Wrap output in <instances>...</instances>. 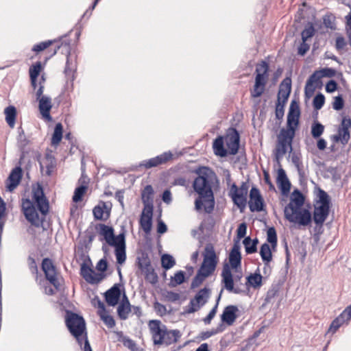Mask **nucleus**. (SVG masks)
I'll return each instance as SVG.
<instances>
[{"label": "nucleus", "mask_w": 351, "mask_h": 351, "mask_svg": "<svg viewBox=\"0 0 351 351\" xmlns=\"http://www.w3.org/2000/svg\"><path fill=\"white\" fill-rule=\"evenodd\" d=\"M198 174L193 184L195 191L199 195L195 202V210L199 211L204 207L206 213H210L215 206L211 183L215 175L210 168L205 167L199 169Z\"/></svg>", "instance_id": "1"}, {"label": "nucleus", "mask_w": 351, "mask_h": 351, "mask_svg": "<svg viewBox=\"0 0 351 351\" xmlns=\"http://www.w3.org/2000/svg\"><path fill=\"white\" fill-rule=\"evenodd\" d=\"M33 199L40 215L37 213L33 202L29 199H22V210L25 219L34 226L42 227L45 216L49 212V201L46 198L40 185L33 189Z\"/></svg>", "instance_id": "2"}, {"label": "nucleus", "mask_w": 351, "mask_h": 351, "mask_svg": "<svg viewBox=\"0 0 351 351\" xmlns=\"http://www.w3.org/2000/svg\"><path fill=\"white\" fill-rule=\"evenodd\" d=\"M304 203L302 193L296 189L292 192L290 202L284 208L285 219L297 228L308 226L312 221V215L304 207Z\"/></svg>", "instance_id": "3"}, {"label": "nucleus", "mask_w": 351, "mask_h": 351, "mask_svg": "<svg viewBox=\"0 0 351 351\" xmlns=\"http://www.w3.org/2000/svg\"><path fill=\"white\" fill-rule=\"evenodd\" d=\"M318 199L314 204V210L312 219L317 226L322 228L323 223L329 215L330 199L328 193L319 189L317 193Z\"/></svg>", "instance_id": "4"}, {"label": "nucleus", "mask_w": 351, "mask_h": 351, "mask_svg": "<svg viewBox=\"0 0 351 351\" xmlns=\"http://www.w3.org/2000/svg\"><path fill=\"white\" fill-rule=\"evenodd\" d=\"M66 325L71 334L82 347L81 339L86 336V324L84 318L77 314L68 311L65 319Z\"/></svg>", "instance_id": "5"}, {"label": "nucleus", "mask_w": 351, "mask_h": 351, "mask_svg": "<svg viewBox=\"0 0 351 351\" xmlns=\"http://www.w3.org/2000/svg\"><path fill=\"white\" fill-rule=\"evenodd\" d=\"M256 77L253 89L251 90V97H259L265 90L268 77L269 65L267 62L261 61L256 67Z\"/></svg>", "instance_id": "6"}, {"label": "nucleus", "mask_w": 351, "mask_h": 351, "mask_svg": "<svg viewBox=\"0 0 351 351\" xmlns=\"http://www.w3.org/2000/svg\"><path fill=\"white\" fill-rule=\"evenodd\" d=\"M44 86L40 82V86L36 91V99L38 101V108L42 117L51 121L52 117L50 115V110L52 108L51 99L49 96L43 95Z\"/></svg>", "instance_id": "7"}, {"label": "nucleus", "mask_w": 351, "mask_h": 351, "mask_svg": "<svg viewBox=\"0 0 351 351\" xmlns=\"http://www.w3.org/2000/svg\"><path fill=\"white\" fill-rule=\"evenodd\" d=\"M210 295V289L204 287L200 289L189 302V305L184 310L185 313H193L201 308L208 301Z\"/></svg>", "instance_id": "8"}, {"label": "nucleus", "mask_w": 351, "mask_h": 351, "mask_svg": "<svg viewBox=\"0 0 351 351\" xmlns=\"http://www.w3.org/2000/svg\"><path fill=\"white\" fill-rule=\"evenodd\" d=\"M299 106L295 101H292L287 115V127L288 129L282 128L280 131L284 133L290 134L295 136V130L299 123L300 117Z\"/></svg>", "instance_id": "9"}, {"label": "nucleus", "mask_w": 351, "mask_h": 351, "mask_svg": "<svg viewBox=\"0 0 351 351\" xmlns=\"http://www.w3.org/2000/svg\"><path fill=\"white\" fill-rule=\"evenodd\" d=\"M294 135L284 133L280 131L275 152V156L277 160L283 158L288 149H290V153L292 152V141Z\"/></svg>", "instance_id": "10"}, {"label": "nucleus", "mask_w": 351, "mask_h": 351, "mask_svg": "<svg viewBox=\"0 0 351 351\" xmlns=\"http://www.w3.org/2000/svg\"><path fill=\"white\" fill-rule=\"evenodd\" d=\"M329 69H324L319 71H315L307 80L304 87V94L306 97L310 98L314 94L317 88L321 84V78L327 75L326 71Z\"/></svg>", "instance_id": "11"}, {"label": "nucleus", "mask_w": 351, "mask_h": 351, "mask_svg": "<svg viewBox=\"0 0 351 351\" xmlns=\"http://www.w3.org/2000/svg\"><path fill=\"white\" fill-rule=\"evenodd\" d=\"M206 250V254L204 256L202 264L199 270L205 274V276H209L213 273L216 267V254L212 247L209 248L207 246Z\"/></svg>", "instance_id": "12"}, {"label": "nucleus", "mask_w": 351, "mask_h": 351, "mask_svg": "<svg viewBox=\"0 0 351 351\" xmlns=\"http://www.w3.org/2000/svg\"><path fill=\"white\" fill-rule=\"evenodd\" d=\"M80 275L86 282L90 285H97L105 278L104 273H96L85 262L81 264Z\"/></svg>", "instance_id": "13"}, {"label": "nucleus", "mask_w": 351, "mask_h": 351, "mask_svg": "<svg viewBox=\"0 0 351 351\" xmlns=\"http://www.w3.org/2000/svg\"><path fill=\"white\" fill-rule=\"evenodd\" d=\"M173 154L171 152H165L156 157L144 160L138 164L139 167H144L146 169L158 167L160 165L165 164L169 160L172 159Z\"/></svg>", "instance_id": "14"}, {"label": "nucleus", "mask_w": 351, "mask_h": 351, "mask_svg": "<svg viewBox=\"0 0 351 351\" xmlns=\"http://www.w3.org/2000/svg\"><path fill=\"white\" fill-rule=\"evenodd\" d=\"M149 328L152 336L154 343L155 345H160L164 341V335L166 326L161 324L159 320H151L149 323Z\"/></svg>", "instance_id": "15"}, {"label": "nucleus", "mask_w": 351, "mask_h": 351, "mask_svg": "<svg viewBox=\"0 0 351 351\" xmlns=\"http://www.w3.org/2000/svg\"><path fill=\"white\" fill-rule=\"evenodd\" d=\"M350 128L351 119L348 117H344L338 128V134L335 136V141H340L343 145L347 144L350 138Z\"/></svg>", "instance_id": "16"}, {"label": "nucleus", "mask_w": 351, "mask_h": 351, "mask_svg": "<svg viewBox=\"0 0 351 351\" xmlns=\"http://www.w3.org/2000/svg\"><path fill=\"white\" fill-rule=\"evenodd\" d=\"M42 268L46 278L58 289L60 283L56 278V271L51 260L47 258H44L42 263Z\"/></svg>", "instance_id": "17"}, {"label": "nucleus", "mask_w": 351, "mask_h": 351, "mask_svg": "<svg viewBox=\"0 0 351 351\" xmlns=\"http://www.w3.org/2000/svg\"><path fill=\"white\" fill-rule=\"evenodd\" d=\"M351 319V304L347 306L331 323L328 332L335 333L343 324H348Z\"/></svg>", "instance_id": "18"}, {"label": "nucleus", "mask_w": 351, "mask_h": 351, "mask_svg": "<svg viewBox=\"0 0 351 351\" xmlns=\"http://www.w3.org/2000/svg\"><path fill=\"white\" fill-rule=\"evenodd\" d=\"M112 246L115 247V256L119 265H123L126 260L125 236L123 232L117 235V242Z\"/></svg>", "instance_id": "19"}, {"label": "nucleus", "mask_w": 351, "mask_h": 351, "mask_svg": "<svg viewBox=\"0 0 351 351\" xmlns=\"http://www.w3.org/2000/svg\"><path fill=\"white\" fill-rule=\"evenodd\" d=\"M248 204L252 212H260L263 210V199L259 190L256 187H252L250 190Z\"/></svg>", "instance_id": "20"}, {"label": "nucleus", "mask_w": 351, "mask_h": 351, "mask_svg": "<svg viewBox=\"0 0 351 351\" xmlns=\"http://www.w3.org/2000/svg\"><path fill=\"white\" fill-rule=\"evenodd\" d=\"M224 139L228 154L235 155L238 152L239 147V134L237 130L233 129L232 133L228 134Z\"/></svg>", "instance_id": "21"}, {"label": "nucleus", "mask_w": 351, "mask_h": 351, "mask_svg": "<svg viewBox=\"0 0 351 351\" xmlns=\"http://www.w3.org/2000/svg\"><path fill=\"white\" fill-rule=\"evenodd\" d=\"M97 230L99 234L104 237V239L109 245L112 246V245H115L117 242V236H114L112 227L104 223H99L97 226Z\"/></svg>", "instance_id": "22"}, {"label": "nucleus", "mask_w": 351, "mask_h": 351, "mask_svg": "<svg viewBox=\"0 0 351 351\" xmlns=\"http://www.w3.org/2000/svg\"><path fill=\"white\" fill-rule=\"evenodd\" d=\"M222 282L224 284V288L229 292H233L234 293H239L240 290L239 289L234 288V280L232 274L230 270V267L228 264H226L222 269L221 272Z\"/></svg>", "instance_id": "23"}, {"label": "nucleus", "mask_w": 351, "mask_h": 351, "mask_svg": "<svg viewBox=\"0 0 351 351\" xmlns=\"http://www.w3.org/2000/svg\"><path fill=\"white\" fill-rule=\"evenodd\" d=\"M230 196L234 204H236L241 209L244 208L247 204V194L239 190V188L235 183L231 186L230 192Z\"/></svg>", "instance_id": "24"}, {"label": "nucleus", "mask_w": 351, "mask_h": 351, "mask_svg": "<svg viewBox=\"0 0 351 351\" xmlns=\"http://www.w3.org/2000/svg\"><path fill=\"white\" fill-rule=\"evenodd\" d=\"M22 178V169L20 167L14 168L6 181V189L8 191H13L19 184Z\"/></svg>", "instance_id": "25"}, {"label": "nucleus", "mask_w": 351, "mask_h": 351, "mask_svg": "<svg viewBox=\"0 0 351 351\" xmlns=\"http://www.w3.org/2000/svg\"><path fill=\"white\" fill-rule=\"evenodd\" d=\"M153 210L152 208H143L140 217V226L145 234L150 233L152 226Z\"/></svg>", "instance_id": "26"}, {"label": "nucleus", "mask_w": 351, "mask_h": 351, "mask_svg": "<svg viewBox=\"0 0 351 351\" xmlns=\"http://www.w3.org/2000/svg\"><path fill=\"white\" fill-rule=\"evenodd\" d=\"M229 263L232 269L237 271L238 269H241V255L240 252V245L237 241L233 245V247L229 254Z\"/></svg>", "instance_id": "27"}, {"label": "nucleus", "mask_w": 351, "mask_h": 351, "mask_svg": "<svg viewBox=\"0 0 351 351\" xmlns=\"http://www.w3.org/2000/svg\"><path fill=\"white\" fill-rule=\"evenodd\" d=\"M291 89V80L289 77H286L282 80L279 86L278 95V101L285 104L290 95Z\"/></svg>", "instance_id": "28"}, {"label": "nucleus", "mask_w": 351, "mask_h": 351, "mask_svg": "<svg viewBox=\"0 0 351 351\" xmlns=\"http://www.w3.org/2000/svg\"><path fill=\"white\" fill-rule=\"evenodd\" d=\"M110 205L104 202H99L93 209V214L95 219H106L110 215Z\"/></svg>", "instance_id": "29"}, {"label": "nucleus", "mask_w": 351, "mask_h": 351, "mask_svg": "<svg viewBox=\"0 0 351 351\" xmlns=\"http://www.w3.org/2000/svg\"><path fill=\"white\" fill-rule=\"evenodd\" d=\"M238 308L234 305H229L225 307L223 313L221 315V321L228 326H231L237 319V312Z\"/></svg>", "instance_id": "30"}, {"label": "nucleus", "mask_w": 351, "mask_h": 351, "mask_svg": "<svg viewBox=\"0 0 351 351\" xmlns=\"http://www.w3.org/2000/svg\"><path fill=\"white\" fill-rule=\"evenodd\" d=\"M121 295V291L117 285H114L105 293L106 301L108 305L114 306L117 304Z\"/></svg>", "instance_id": "31"}, {"label": "nucleus", "mask_w": 351, "mask_h": 351, "mask_svg": "<svg viewBox=\"0 0 351 351\" xmlns=\"http://www.w3.org/2000/svg\"><path fill=\"white\" fill-rule=\"evenodd\" d=\"M154 189L151 185H147L141 192V199L144 204L143 208L154 209L153 205Z\"/></svg>", "instance_id": "32"}, {"label": "nucleus", "mask_w": 351, "mask_h": 351, "mask_svg": "<svg viewBox=\"0 0 351 351\" xmlns=\"http://www.w3.org/2000/svg\"><path fill=\"white\" fill-rule=\"evenodd\" d=\"M42 69L40 62H36L29 68V76L31 80L32 86L34 89H36L38 84V77Z\"/></svg>", "instance_id": "33"}, {"label": "nucleus", "mask_w": 351, "mask_h": 351, "mask_svg": "<svg viewBox=\"0 0 351 351\" xmlns=\"http://www.w3.org/2000/svg\"><path fill=\"white\" fill-rule=\"evenodd\" d=\"M213 151L215 155L224 157L228 154L226 149L224 148V141L223 136H218L213 142Z\"/></svg>", "instance_id": "34"}, {"label": "nucleus", "mask_w": 351, "mask_h": 351, "mask_svg": "<svg viewBox=\"0 0 351 351\" xmlns=\"http://www.w3.org/2000/svg\"><path fill=\"white\" fill-rule=\"evenodd\" d=\"M85 179L86 178L82 176L79 180V182H82V184L84 183L85 184H82L81 186L77 187L75 189L74 195L73 196V201L74 202L77 203L81 201L82 199V197L84 196L88 189L87 183H86Z\"/></svg>", "instance_id": "35"}, {"label": "nucleus", "mask_w": 351, "mask_h": 351, "mask_svg": "<svg viewBox=\"0 0 351 351\" xmlns=\"http://www.w3.org/2000/svg\"><path fill=\"white\" fill-rule=\"evenodd\" d=\"M124 297L125 302L123 300L117 308L118 315L119 318L123 320H125L128 317L129 313L131 311L128 300L125 295Z\"/></svg>", "instance_id": "36"}, {"label": "nucleus", "mask_w": 351, "mask_h": 351, "mask_svg": "<svg viewBox=\"0 0 351 351\" xmlns=\"http://www.w3.org/2000/svg\"><path fill=\"white\" fill-rule=\"evenodd\" d=\"M181 337V333L178 330H165L164 335L163 343L171 345L178 341Z\"/></svg>", "instance_id": "37"}, {"label": "nucleus", "mask_w": 351, "mask_h": 351, "mask_svg": "<svg viewBox=\"0 0 351 351\" xmlns=\"http://www.w3.org/2000/svg\"><path fill=\"white\" fill-rule=\"evenodd\" d=\"M118 340L121 341L123 346L132 351H137V346L134 340L127 336H124L122 332H116Z\"/></svg>", "instance_id": "38"}, {"label": "nucleus", "mask_w": 351, "mask_h": 351, "mask_svg": "<svg viewBox=\"0 0 351 351\" xmlns=\"http://www.w3.org/2000/svg\"><path fill=\"white\" fill-rule=\"evenodd\" d=\"M5 120L10 127L14 128L16 121V110L13 106H9L5 109Z\"/></svg>", "instance_id": "39"}, {"label": "nucleus", "mask_w": 351, "mask_h": 351, "mask_svg": "<svg viewBox=\"0 0 351 351\" xmlns=\"http://www.w3.org/2000/svg\"><path fill=\"white\" fill-rule=\"evenodd\" d=\"M260 254L265 265H267L272 258L271 251L269 244L265 243L261 245Z\"/></svg>", "instance_id": "40"}, {"label": "nucleus", "mask_w": 351, "mask_h": 351, "mask_svg": "<svg viewBox=\"0 0 351 351\" xmlns=\"http://www.w3.org/2000/svg\"><path fill=\"white\" fill-rule=\"evenodd\" d=\"M243 243L245 246V252L247 254H253L256 252V245L258 243L257 239L252 241L250 237H247L243 239Z\"/></svg>", "instance_id": "41"}, {"label": "nucleus", "mask_w": 351, "mask_h": 351, "mask_svg": "<svg viewBox=\"0 0 351 351\" xmlns=\"http://www.w3.org/2000/svg\"><path fill=\"white\" fill-rule=\"evenodd\" d=\"M62 125L60 123L56 125L51 138V145H58L62 138Z\"/></svg>", "instance_id": "42"}, {"label": "nucleus", "mask_w": 351, "mask_h": 351, "mask_svg": "<svg viewBox=\"0 0 351 351\" xmlns=\"http://www.w3.org/2000/svg\"><path fill=\"white\" fill-rule=\"evenodd\" d=\"M76 69V64L75 60H72L70 58V51L68 52L66 56V62L64 69V73L66 75L69 76L71 75L73 77V74Z\"/></svg>", "instance_id": "43"}, {"label": "nucleus", "mask_w": 351, "mask_h": 351, "mask_svg": "<svg viewBox=\"0 0 351 351\" xmlns=\"http://www.w3.org/2000/svg\"><path fill=\"white\" fill-rule=\"evenodd\" d=\"M162 267L167 270L173 267L176 265V261L173 257L169 254H164L161 257Z\"/></svg>", "instance_id": "44"}, {"label": "nucleus", "mask_w": 351, "mask_h": 351, "mask_svg": "<svg viewBox=\"0 0 351 351\" xmlns=\"http://www.w3.org/2000/svg\"><path fill=\"white\" fill-rule=\"evenodd\" d=\"M29 141L26 138L23 130L21 128L19 129V136L17 138V145L19 148L23 152L27 147V145L29 144Z\"/></svg>", "instance_id": "45"}, {"label": "nucleus", "mask_w": 351, "mask_h": 351, "mask_svg": "<svg viewBox=\"0 0 351 351\" xmlns=\"http://www.w3.org/2000/svg\"><path fill=\"white\" fill-rule=\"evenodd\" d=\"M138 267L143 271H148L152 268L150 260L147 255L143 254L141 257L138 258Z\"/></svg>", "instance_id": "46"}, {"label": "nucleus", "mask_w": 351, "mask_h": 351, "mask_svg": "<svg viewBox=\"0 0 351 351\" xmlns=\"http://www.w3.org/2000/svg\"><path fill=\"white\" fill-rule=\"evenodd\" d=\"M324 126L318 121H315L311 125V134L314 138H317L323 134Z\"/></svg>", "instance_id": "47"}, {"label": "nucleus", "mask_w": 351, "mask_h": 351, "mask_svg": "<svg viewBox=\"0 0 351 351\" xmlns=\"http://www.w3.org/2000/svg\"><path fill=\"white\" fill-rule=\"evenodd\" d=\"M263 277L260 274H251L247 277V282L254 288L259 287L262 285Z\"/></svg>", "instance_id": "48"}, {"label": "nucleus", "mask_w": 351, "mask_h": 351, "mask_svg": "<svg viewBox=\"0 0 351 351\" xmlns=\"http://www.w3.org/2000/svg\"><path fill=\"white\" fill-rule=\"evenodd\" d=\"M184 281V272L183 271H178L171 278L170 285L171 287H176L181 285Z\"/></svg>", "instance_id": "49"}, {"label": "nucleus", "mask_w": 351, "mask_h": 351, "mask_svg": "<svg viewBox=\"0 0 351 351\" xmlns=\"http://www.w3.org/2000/svg\"><path fill=\"white\" fill-rule=\"evenodd\" d=\"M315 34V28L312 23H308L301 33L302 40L307 41L308 38H311Z\"/></svg>", "instance_id": "50"}, {"label": "nucleus", "mask_w": 351, "mask_h": 351, "mask_svg": "<svg viewBox=\"0 0 351 351\" xmlns=\"http://www.w3.org/2000/svg\"><path fill=\"white\" fill-rule=\"evenodd\" d=\"M208 277V276H205V274H203L199 270H198L197 274L193 279L191 282V287L192 289L198 287L206 279V278Z\"/></svg>", "instance_id": "51"}, {"label": "nucleus", "mask_w": 351, "mask_h": 351, "mask_svg": "<svg viewBox=\"0 0 351 351\" xmlns=\"http://www.w3.org/2000/svg\"><path fill=\"white\" fill-rule=\"evenodd\" d=\"M222 291H223V290L221 291V292L217 298V303L215 305V306L211 309V311L209 312L208 315L204 319V322L205 324H209L210 323L211 320L213 319V318L215 316L217 310L218 303L221 298Z\"/></svg>", "instance_id": "52"}, {"label": "nucleus", "mask_w": 351, "mask_h": 351, "mask_svg": "<svg viewBox=\"0 0 351 351\" xmlns=\"http://www.w3.org/2000/svg\"><path fill=\"white\" fill-rule=\"evenodd\" d=\"M99 315L100 316L101 319L108 328H112L115 326L114 319L111 315H108L107 311H105Z\"/></svg>", "instance_id": "53"}, {"label": "nucleus", "mask_w": 351, "mask_h": 351, "mask_svg": "<svg viewBox=\"0 0 351 351\" xmlns=\"http://www.w3.org/2000/svg\"><path fill=\"white\" fill-rule=\"evenodd\" d=\"M267 241L271 244L273 247H275L277 245V235L274 227L267 230Z\"/></svg>", "instance_id": "54"}, {"label": "nucleus", "mask_w": 351, "mask_h": 351, "mask_svg": "<svg viewBox=\"0 0 351 351\" xmlns=\"http://www.w3.org/2000/svg\"><path fill=\"white\" fill-rule=\"evenodd\" d=\"M325 102L324 95L322 93L317 94L313 99V104L315 110L321 109Z\"/></svg>", "instance_id": "55"}, {"label": "nucleus", "mask_w": 351, "mask_h": 351, "mask_svg": "<svg viewBox=\"0 0 351 351\" xmlns=\"http://www.w3.org/2000/svg\"><path fill=\"white\" fill-rule=\"evenodd\" d=\"M55 40H49L44 42L39 43L35 45H34L32 48V51L35 52H40L43 51L44 49H47L48 47H49L51 45H52Z\"/></svg>", "instance_id": "56"}, {"label": "nucleus", "mask_w": 351, "mask_h": 351, "mask_svg": "<svg viewBox=\"0 0 351 351\" xmlns=\"http://www.w3.org/2000/svg\"><path fill=\"white\" fill-rule=\"evenodd\" d=\"M282 194H287L291 188V183L289 180L277 182Z\"/></svg>", "instance_id": "57"}, {"label": "nucleus", "mask_w": 351, "mask_h": 351, "mask_svg": "<svg viewBox=\"0 0 351 351\" xmlns=\"http://www.w3.org/2000/svg\"><path fill=\"white\" fill-rule=\"evenodd\" d=\"M144 272L145 273L146 280L149 281L152 284H155L158 281V276L152 268Z\"/></svg>", "instance_id": "58"}, {"label": "nucleus", "mask_w": 351, "mask_h": 351, "mask_svg": "<svg viewBox=\"0 0 351 351\" xmlns=\"http://www.w3.org/2000/svg\"><path fill=\"white\" fill-rule=\"evenodd\" d=\"M154 308L156 313L160 316H164L167 314L166 306L158 302L154 303Z\"/></svg>", "instance_id": "59"}, {"label": "nucleus", "mask_w": 351, "mask_h": 351, "mask_svg": "<svg viewBox=\"0 0 351 351\" xmlns=\"http://www.w3.org/2000/svg\"><path fill=\"white\" fill-rule=\"evenodd\" d=\"M344 101L341 97V95L336 96L334 98V101L332 103V108L335 110H340L343 108Z\"/></svg>", "instance_id": "60"}, {"label": "nucleus", "mask_w": 351, "mask_h": 351, "mask_svg": "<svg viewBox=\"0 0 351 351\" xmlns=\"http://www.w3.org/2000/svg\"><path fill=\"white\" fill-rule=\"evenodd\" d=\"M323 23L327 28H330L331 29H335V25L333 23V16L332 15H325L323 17Z\"/></svg>", "instance_id": "61"}, {"label": "nucleus", "mask_w": 351, "mask_h": 351, "mask_svg": "<svg viewBox=\"0 0 351 351\" xmlns=\"http://www.w3.org/2000/svg\"><path fill=\"white\" fill-rule=\"evenodd\" d=\"M291 156L292 162L296 167L298 173L301 175V171H302L301 162H300V158L299 156L296 153H292Z\"/></svg>", "instance_id": "62"}, {"label": "nucleus", "mask_w": 351, "mask_h": 351, "mask_svg": "<svg viewBox=\"0 0 351 351\" xmlns=\"http://www.w3.org/2000/svg\"><path fill=\"white\" fill-rule=\"evenodd\" d=\"M346 33L349 41V44L351 46V12L346 16Z\"/></svg>", "instance_id": "63"}, {"label": "nucleus", "mask_w": 351, "mask_h": 351, "mask_svg": "<svg viewBox=\"0 0 351 351\" xmlns=\"http://www.w3.org/2000/svg\"><path fill=\"white\" fill-rule=\"evenodd\" d=\"M93 304L95 307L98 308L99 315L106 311L104 302L99 298H96L95 299H94Z\"/></svg>", "instance_id": "64"}]
</instances>
